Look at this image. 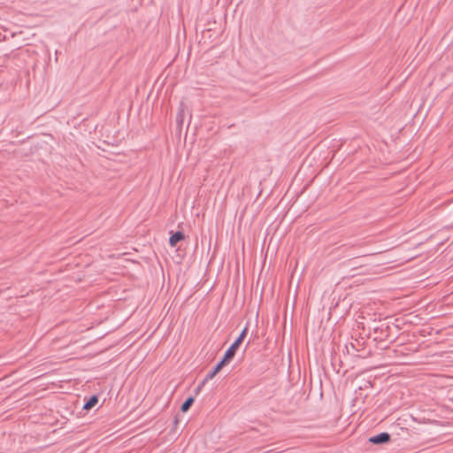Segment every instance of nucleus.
<instances>
[{
    "instance_id": "f257e3e1",
    "label": "nucleus",
    "mask_w": 453,
    "mask_h": 453,
    "mask_svg": "<svg viewBox=\"0 0 453 453\" xmlns=\"http://www.w3.org/2000/svg\"><path fill=\"white\" fill-rule=\"evenodd\" d=\"M238 348H239L238 346H236L235 344L233 343L230 346V348L226 351L225 356L220 362L223 363L225 365H227L228 363H230V361L234 357Z\"/></svg>"
},
{
    "instance_id": "f03ea898",
    "label": "nucleus",
    "mask_w": 453,
    "mask_h": 453,
    "mask_svg": "<svg viewBox=\"0 0 453 453\" xmlns=\"http://www.w3.org/2000/svg\"><path fill=\"white\" fill-rule=\"evenodd\" d=\"M223 366H225V365L221 362H219L217 366L214 368V370L211 372H209L205 379L202 381L201 385L197 388V390H201L202 387L208 381V380H212L215 375L219 372V371L223 368Z\"/></svg>"
},
{
    "instance_id": "7ed1b4c3",
    "label": "nucleus",
    "mask_w": 453,
    "mask_h": 453,
    "mask_svg": "<svg viewBox=\"0 0 453 453\" xmlns=\"http://www.w3.org/2000/svg\"><path fill=\"white\" fill-rule=\"evenodd\" d=\"M390 436L388 433H381L378 435L372 436L369 439L372 443L380 444L388 441Z\"/></svg>"
},
{
    "instance_id": "20e7f679",
    "label": "nucleus",
    "mask_w": 453,
    "mask_h": 453,
    "mask_svg": "<svg viewBox=\"0 0 453 453\" xmlns=\"http://www.w3.org/2000/svg\"><path fill=\"white\" fill-rule=\"evenodd\" d=\"M184 239V234L181 232L174 233L169 239V244L175 247L177 243Z\"/></svg>"
},
{
    "instance_id": "39448f33",
    "label": "nucleus",
    "mask_w": 453,
    "mask_h": 453,
    "mask_svg": "<svg viewBox=\"0 0 453 453\" xmlns=\"http://www.w3.org/2000/svg\"><path fill=\"white\" fill-rule=\"evenodd\" d=\"M97 402H98V398L96 395H93L84 404L83 409L88 411V410L92 409L97 403Z\"/></svg>"
},
{
    "instance_id": "423d86ee",
    "label": "nucleus",
    "mask_w": 453,
    "mask_h": 453,
    "mask_svg": "<svg viewBox=\"0 0 453 453\" xmlns=\"http://www.w3.org/2000/svg\"><path fill=\"white\" fill-rule=\"evenodd\" d=\"M194 403V398L193 397H188L181 405V411L182 412H186L188 411V409L190 408V406L193 404Z\"/></svg>"
},
{
    "instance_id": "0eeeda50",
    "label": "nucleus",
    "mask_w": 453,
    "mask_h": 453,
    "mask_svg": "<svg viewBox=\"0 0 453 453\" xmlns=\"http://www.w3.org/2000/svg\"><path fill=\"white\" fill-rule=\"evenodd\" d=\"M247 331H248V328L245 327L242 332L241 333V334L239 335V337L234 341V344H235L236 346L240 347V345L242 344V342H243L246 334H247Z\"/></svg>"
}]
</instances>
